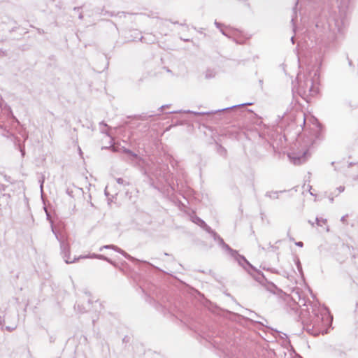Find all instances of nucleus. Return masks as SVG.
I'll list each match as a JSON object with an SVG mask.
<instances>
[{
    "mask_svg": "<svg viewBox=\"0 0 358 358\" xmlns=\"http://www.w3.org/2000/svg\"><path fill=\"white\" fill-rule=\"evenodd\" d=\"M311 314L309 309L301 310V319L303 329L310 334L318 336L328 332V328L331 325L333 317L329 310L325 306L311 305Z\"/></svg>",
    "mask_w": 358,
    "mask_h": 358,
    "instance_id": "nucleus-1",
    "label": "nucleus"
},
{
    "mask_svg": "<svg viewBox=\"0 0 358 358\" xmlns=\"http://www.w3.org/2000/svg\"><path fill=\"white\" fill-rule=\"evenodd\" d=\"M319 78L317 71H309L306 73L298 74L297 92L300 96L308 101V99L315 96L318 92L317 82Z\"/></svg>",
    "mask_w": 358,
    "mask_h": 358,
    "instance_id": "nucleus-2",
    "label": "nucleus"
},
{
    "mask_svg": "<svg viewBox=\"0 0 358 358\" xmlns=\"http://www.w3.org/2000/svg\"><path fill=\"white\" fill-rule=\"evenodd\" d=\"M231 257H232L238 264L242 266L250 275H251L254 279L259 282L260 284L264 285V282H267L264 275L255 267H254L246 258L240 255L237 250L231 249L228 252Z\"/></svg>",
    "mask_w": 358,
    "mask_h": 358,
    "instance_id": "nucleus-3",
    "label": "nucleus"
},
{
    "mask_svg": "<svg viewBox=\"0 0 358 358\" xmlns=\"http://www.w3.org/2000/svg\"><path fill=\"white\" fill-rule=\"evenodd\" d=\"M50 223L52 231L55 234V238L59 243L61 254L66 264H71L80 259H85L87 257L85 256L80 255L77 258L75 257L73 258V259H71L70 257V245L68 242V237L64 233H58L55 230L52 221H50Z\"/></svg>",
    "mask_w": 358,
    "mask_h": 358,
    "instance_id": "nucleus-4",
    "label": "nucleus"
},
{
    "mask_svg": "<svg viewBox=\"0 0 358 358\" xmlns=\"http://www.w3.org/2000/svg\"><path fill=\"white\" fill-rule=\"evenodd\" d=\"M252 104V103H242V104H238V105H235L233 106L227 107V108H222V109H219L217 110L212 111V112H195V111L187 110L172 111V112H170V113H178L183 112L185 113H193L195 115H208V114L215 113L217 112H222V111L231 110V109L241 107V106H250Z\"/></svg>",
    "mask_w": 358,
    "mask_h": 358,
    "instance_id": "nucleus-5",
    "label": "nucleus"
},
{
    "mask_svg": "<svg viewBox=\"0 0 358 358\" xmlns=\"http://www.w3.org/2000/svg\"><path fill=\"white\" fill-rule=\"evenodd\" d=\"M103 248H105V249L111 248V249L117 251V252L120 253L121 255H122L128 260H130V261H131L133 262H141L139 259H138L131 256L130 255H129L125 251H124L123 250H122L121 248H118L116 245H103V246L101 247L99 250L101 251Z\"/></svg>",
    "mask_w": 358,
    "mask_h": 358,
    "instance_id": "nucleus-6",
    "label": "nucleus"
},
{
    "mask_svg": "<svg viewBox=\"0 0 358 358\" xmlns=\"http://www.w3.org/2000/svg\"><path fill=\"white\" fill-rule=\"evenodd\" d=\"M288 156L295 165H300L306 162L308 157L310 156V153L309 151L307 150L304 151L302 155L293 154L292 157L290 155H289Z\"/></svg>",
    "mask_w": 358,
    "mask_h": 358,
    "instance_id": "nucleus-7",
    "label": "nucleus"
},
{
    "mask_svg": "<svg viewBox=\"0 0 358 358\" xmlns=\"http://www.w3.org/2000/svg\"><path fill=\"white\" fill-rule=\"evenodd\" d=\"M230 36V38H232L237 44H243L246 40L243 33L238 29L233 30Z\"/></svg>",
    "mask_w": 358,
    "mask_h": 358,
    "instance_id": "nucleus-8",
    "label": "nucleus"
},
{
    "mask_svg": "<svg viewBox=\"0 0 358 358\" xmlns=\"http://www.w3.org/2000/svg\"><path fill=\"white\" fill-rule=\"evenodd\" d=\"M212 237L213 238L214 241H217L220 247L224 250H226L227 252H229L231 248L227 244L224 240L216 233H213Z\"/></svg>",
    "mask_w": 358,
    "mask_h": 358,
    "instance_id": "nucleus-9",
    "label": "nucleus"
},
{
    "mask_svg": "<svg viewBox=\"0 0 358 358\" xmlns=\"http://www.w3.org/2000/svg\"><path fill=\"white\" fill-rule=\"evenodd\" d=\"M96 12L99 15H108V16H110V17L119 15L120 14L121 15H124V14L123 12L122 13H117V14H115L114 12L105 10L103 8H97L96 10Z\"/></svg>",
    "mask_w": 358,
    "mask_h": 358,
    "instance_id": "nucleus-10",
    "label": "nucleus"
},
{
    "mask_svg": "<svg viewBox=\"0 0 358 358\" xmlns=\"http://www.w3.org/2000/svg\"><path fill=\"white\" fill-rule=\"evenodd\" d=\"M124 152L126 153V154L129 155L130 156H131L132 157V159H136V160H138L139 162H144V160L143 159L140 158L136 153L133 152L129 149L124 148Z\"/></svg>",
    "mask_w": 358,
    "mask_h": 358,
    "instance_id": "nucleus-11",
    "label": "nucleus"
},
{
    "mask_svg": "<svg viewBox=\"0 0 358 358\" xmlns=\"http://www.w3.org/2000/svg\"><path fill=\"white\" fill-rule=\"evenodd\" d=\"M87 257L86 258H88V257H90V258H96V259H101V260H105L109 263H111V260L110 259H108L107 257L103 255H97V254H92V255H90V256H86Z\"/></svg>",
    "mask_w": 358,
    "mask_h": 358,
    "instance_id": "nucleus-12",
    "label": "nucleus"
},
{
    "mask_svg": "<svg viewBox=\"0 0 358 358\" xmlns=\"http://www.w3.org/2000/svg\"><path fill=\"white\" fill-rule=\"evenodd\" d=\"M192 220L194 223L196 224L197 225H199L200 227H203L206 222L202 220L201 219L200 217H197V216H194L192 217Z\"/></svg>",
    "mask_w": 358,
    "mask_h": 358,
    "instance_id": "nucleus-13",
    "label": "nucleus"
},
{
    "mask_svg": "<svg viewBox=\"0 0 358 358\" xmlns=\"http://www.w3.org/2000/svg\"><path fill=\"white\" fill-rule=\"evenodd\" d=\"M284 191H272V192H267L265 194L266 196L269 197L271 199H278V194L282 193Z\"/></svg>",
    "mask_w": 358,
    "mask_h": 358,
    "instance_id": "nucleus-14",
    "label": "nucleus"
},
{
    "mask_svg": "<svg viewBox=\"0 0 358 358\" xmlns=\"http://www.w3.org/2000/svg\"><path fill=\"white\" fill-rule=\"evenodd\" d=\"M11 137H12V140L13 141L14 145H15L16 149L19 148L20 146H22L23 145V143L22 144L20 143V139L19 137L15 136L13 134L11 135Z\"/></svg>",
    "mask_w": 358,
    "mask_h": 358,
    "instance_id": "nucleus-15",
    "label": "nucleus"
},
{
    "mask_svg": "<svg viewBox=\"0 0 358 358\" xmlns=\"http://www.w3.org/2000/svg\"><path fill=\"white\" fill-rule=\"evenodd\" d=\"M99 126H100V130H101V132L103 133V134H106L107 136H110L108 131L106 129H102L101 127H103L105 128H108L110 129V127H109L108 126V124L104 122V121H102L99 123Z\"/></svg>",
    "mask_w": 358,
    "mask_h": 358,
    "instance_id": "nucleus-16",
    "label": "nucleus"
},
{
    "mask_svg": "<svg viewBox=\"0 0 358 358\" xmlns=\"http://www.w3.org/2000/svg\"><path fill=\"white\" fill-rule=\"evenodd\" d=\"M74 308L79 313H84L86 312L85 308L78 303H76L75 304Z\"/></svg>",
    "mask_w": 358,
    "mask_h": 358,
    "instance_id": "nucleus-17",
    "label": "nucleus"
},
{
    "mask_svg": "<svg viewBox=\"0 0 358 358\" xmlns=\"http://www.w3.org/2000/svg\"><path fill=\"white\" fill-rule=\"evenodd\" d=\"M217 152L224 157L227 156V150L220 145H218Z\"/></svg>",
    "mask_w": 358,
    "mask_h": 358,
    "instance_id": "nucleus-18",
    "label": "nucleus"
},
{
    "mask_svg": "<svg viewBox=\"0 0 358 358\" xmlns=\"http://www.w3.org/2000/svg\"><path fill=\"white\" fill-rule=\"evenodd\" d=\"M215 76V73L210 69H208L206 72L205 77L206 79H210L214 78Z\"/></svg>",
    "mask_w": 358,
    "mask_h": 358,
    "instance_id": "nucleus-19",
    "label": "nucleus"
},
{
    "mask_svg": "<svg viewBox=\"0 0 358 358\" xmlns=\"http://www.w3.org/2000/svg\"><path fill=\"white\" fill-rule=\"evenodd\" d=\"M315 221L317 224L320 227H322V224H327V220L322 217H316Z\"/></svg>",
    "mask_w": 358,
    "mask_h": 358,
    "instance_id": "nucleus-20",
    "label": "nucleus"
},
{
    "mask_svg": "<svg viewBox=\"0 0 358 358\" xmlns=\"http://www.w3.org/2000/svg\"><path fill=\"white\" fill-rule=\"evenodd\" d=\"M155 115V114H145V115H141L138 117V120H147L148 118L153 117Z\"/></svg>",
    "mask_w": 358,
    "mask_h": 358,
    "instance_id": "nucleus-21",
    "label": "nucleus"
},
{
    "mask_svg": "<svg viewBox=\"0 0 358 358\" xmlns=\"http://www.w3.org/2000/svg\"><path fill=\"white\" fill-rule=\"evenodd\" d=\"M203 230H205L207 233L210 234L211 236H213V233H215V231H213L206 223L205 225L202 227Z\"/></svg>",
    "mask_w": 358,
    "mask_h": 358,
    "instance_id": "nucleus-22",
    "label": "nucleus"
},
{
    "mask_svg": "<svg viewBox=\"0 0 358 358\" xmlns=\"http://www.w3.org/2000/svg\"><path fill=\"white\" fill-rule=\"evenodd\" d=\"M295 263H296L297 269L299 270V273L301 274H303L302 266H301V262L299 258H296V259L295 260Z\"/></svg>",
    "mask_w": 358,
    "mask_h": 358,
    "instance_id": "nucleus-23",
    "label": "nucleus"
},
{
    "mask_svg": "<svg viewBox=\"0 0 358 358\" xmlns=\"http://www.w3.org/2000/svg\"><path fill=\"white\" fill-rule=\"evenodd\" d=\"M49 337V342L50 343H53L56 341V335L55 334H50L49 331H47Z\"/></svg>",
    "mask_w": 358,
    "mask_h": 358,
    "instance_id": "nucleus-24",
    "label": "nucleus"
},
{
    "mask_svg": "<svg viewBox=\"0 0 358 358\" xmlns=\"http://www.w3.org/2000/svg\"><path fill=\"white\" fill-rule=\"evenodd\" d=\"M116 181L120 185H129V182L126 181L125 180H124L122 178H116Z\"/></svg>",
    "mask_w": 358,
    "mask_h": 358,
    "instance_id": "nucleus-25",
    "label": "nucleus"
},
{
    "mask_svg": "<svg viewBox=\"0 0 358 358\" xmlns=\"http://www.w3.org/2000/svg\"><path fill=\"white\" fill-rule=\"evenodd\" d=\"M275 288H276V286L273 283L268 282V285H267V287H266L267 289H268L271 292H273V289H274Z\"/></svg>",
    "mask_w": 358,
    "mask_h": 358,
    "instance_id": "nucleus-26",
    "label": "nucleus"
},
{
    "mask_svg": "<svg viewBox=\"0 0 358 358\" xmlns=\"http://www.w3.org/2000/svg\"><path fill=\"white\" fill-rule=\"evenodd\" d=\"M20 152H21V155L22 157H24L25 155V147H24V144L23 143V145L22 146H20L19 148H17Z\"/></svg>",
    "mask_w": 358,
    "mask_h": 358,
    "instance_id": "nucleus-27",
    "label": "nucleus"
},
{
    "mask_svg": "<svg viewBox=\"0 0 358 358\" xmlns=\"http://www.w3.org/2000/svg\"><path fill=\"white\" fill-rule=\"evenodd\" d=\"M17 328V326L16 325H13V326H6L5 327V329L9 331V332H11L13 331V330H15V329Z\"/></svg>",
    "mask_w": 358,
    "mask_h": 358,
    "instance_id": "nucleus-28",
    "label": "nucleus"
},
{
    "mask_svg": "<svg viewBox=\"0 0 358 358\" xmlns=\"http://www.w3.org/2000/svg\"><path fill=\"white\" fill-rule=\"evenodd\" d=\"M214 24L215 27L219 29H222L223 27V24L220 22H218L217 20L215 21Z\"/></svg>",
    "mask_w": 358,
    "mask_h": 358,
    "instance_id": "nucleus-29",
    "label": "nucleus"
},
{
    "mask_svg": "<svg viewBox=\"0 0 358 358\" xmlns=\"http://www.w3.org/2000/svg\"><path fill=\"white\" fill-rule=\"evenodd\" d=\"M348 217V215L346 214L345 215H343L341 218V221L343 223V224H346L347 223V221H346V218Z\"/></svg>",
    "mask_w": 358,
    "mask_h": 358,
    "instance_id": "nucleus-30",
    "label": "nucleus"
},
{
    "mask_svg": "<svg viewBox=\"0 0 358 358\" xmlns=\"http://www.w3.org/2000/svg\"><path fill=\"white\" fill-rule=\"evenodd\" d=\"M220 32L224 35L227 36L228 38H231L230 34H227L222 28L220 29Z\"/></svg>",
    "mask_w": 358,
    "mask_h": 358,
    "instance_id": "nucleus-31",
    "label": "nucleus"
},
{
    "mask_svg": "<svg viewBox=\"0 0 358 358\" xmlns=\"http://www.w3.org/2000/svg\"><path fill=\"white\" fill-rule=\"evenodd\" d=\"M130 341V337L128 336H125L123 339H122V342L123 343H129Z\"/></svg>",
    "mask_w": 358,
    "mask_h": 358,
    "instance_id": "nucleus-32",
    "label": "nucleus"
},
{
    "mask_svg": "<svg viewBox=\"0 0 358 358\" xmlns=\"http://www.w3.org/2000/svg\"><path fill=\"white\" fill-rule=\"evenodd\" d=\"M22 136L24 138V142L29 137V135L26 132H24L22 134H21Z\"/></svg>",
    "mask_w": 358,
    "mask_h": 358,
    "instance_id": "nucleus-33",
    "label": "nucleus"
},
{
    "mask_svg": "<svg viewBox=\"0 0 358 358\" xmlns=\"http://www.w3.org/2000/svg\"><path fill=\"white\" fill-rule=\"evenodd\" d=\"M337 190L338 191V194L343 192L345 190L344 186H340L337 188Z\"/></svg>",
    "mask_w": 358,
    "mask_h": 358,
    "instance_id": "nucleus-34",
    "label": "nucleus"
},
{
    "mask_svg": "<svg viewBox=\"0 0 358 358\" xmlns=\"http://www.w3.org/2000/svg\"><path fill=\"white\" fill-rule=\"evenodd\" d=\"M295 245L298 247L302 248L303 246V243L301 241H298L295 243Z\"/></svg>",
    "mask_w": 358,
    "mask_h": 358,
    "instance_id": "nucleus-35",
    "label": "nucleus"
},
{
    "mask_svg": "<svg viewBox=\"0 0 358 358\" xmlns=\"http://www.w3.org/2000/svg\"><path fill=\"white\" fill-rule=\"evenodd\" d=\"M39 182H40V187H41V189L42 191L43 190V187L44 178H42V179L39 180Z\"/></svg>",
    "mask_w": 358,
    "mask_h": 358,
    "instance_id": "nucleus-36",
    "label": "nucleus"
},
{
    "mask_svg": "<svg viewBox=\"0 0 358 358\" xmlns=\"http://www.w3.org/2000/svg\"><path fill=\"white\" fill-rule=\"evenodd\" d=\"M169 107V105H164V106H162L161 107H159L158 108V110L162 112L165 108H168Z\"/></svg>",
    "mask_w": 358,
    "mask_h": 358,
    "instance_id": "nucleus-37",
    "label": "nucleus"
},
{
    "mask_svg": "<svg viewBox=\"0 0 358 358\" xmlns=\"http://www.w3.org/2000/svg\"><path fill=\"white\" fill-rule=\"evenodd\" d=\"M5 320H4V318L3 317H1L0 316V326L2 327L3 323H4Z\"/></svg>",
    "mask_w": 358,
    "mask_h": 358,
    "instance_id": "nucleus-38",
    "label": "nucleus"
},
{
    "mask_svg": "<svg viewBox=\"0 0 358 358\" xmlns=\"http://www.w3.org/2000/svg\"><path fill=\"white\" fill-rule=\"evenodd\" d=\"M82 8H83V6L74 7V8H73V10L78 11V10H80Z\"/></svg>",
    "mask_w": 358,
    "mask_h": 358,
    "instance_id": "nucleus-39",
    "label": "nucleus"
},
{
    "mask_svg": "<svg viewBox=\"0 0 358 358\" xmlns=\"http://www.w3.org/2000/svg\"><path fill=\"white\" fill-rule=\"evenodd\" d=\"M4 178H5V180H6V181H8V182H9V181H10V176H6V175H5V176H4Z\"/></svg>",
    "mask_w": 358,
    "mask_h": 358,
    "instance_id": "nucleus-40",
    "label": "nucleus"
},
{
    "mask_svg": "<svg viewBox=\"0 0 358 358\" xmlns=\"http://www.w3.org/2000/svg\"><path fill=\"white\" fill-rule=\"evenodd\" d=\"M78 18H79L80 20H83V13H79Z\"/></svg>",
    "mask_w": 358,
    "mask_h": 358,
    "instance_id": "nucleus-41",
    "label": "nucleus"
},
{
    "mask_svg": "<svg viewBox=\"0 0 358 358\" xmlns=\"http://www.w3.org/2000/svg\"><path fill=\"white\" fill-rule=\"evenodd\" d=\"M351 226H352V227H355V226L358 227V220L356 221V222H355V223H352V224H351Z\"/></svg>",
    "mask_w": 358,
    "mask_h": 358,
    "instance_id": "nucleus-42",
    "label": "nucleus"
},
{
    "mask_svg": "<svg viewBox=\"0 0 358 358\" xmlns=\"http://www.w3.org/2000/svg\"><path fill=\"white\" fill-rule=\"evenodd\" d=\"M357 310H358V299H357V301L355 303V312H356Z\"/></svg>",
    "mask_w": 358,
    "mask_h": 358,
    "instance_id": "nucleus-43",
    "label": "nucleus"
},
{
    "mask_svg": "<svg viewBox=\"0 0 358 358\" xmlns=\"http://www.w3.org/2000/svg\"><path fill=\"white\" fill-rule=\"evenodd\" d=\"M268 247H269V248H271V249L275 248V247L273 246L271 243L268 244Z\"/></svg>",
    "mask_w": 358,
    "mask_h": 358,
    "instance_id": "nucleus-44",
    "label": "nucleus"
},
{
    "mask_svg": "<svg viewBox=\"0 0 358 358\" xmlns=\"http://www.w3.org/2000/svg\"><path fill=\"white\" fill-rule=\"evenodd\" d=\"M291 41H292V44H294V36L291 37Z\"/></svg>",
    "mask_w": 358,
    "mask_h": 358,
    "instance_id": "nucleus-45",
    "label": "nucleus"
},
{
    "mask_svg": "<svg viewBox=\"0 0 358 358\" xmlns=\"http://www.w3.org/2000/svg\"><path fill=\"white\" fill-rule=\"evenodd\" d=\"M250 315H255L256 316H258L256 313L252 311H249Z\"/></svg>",
    "mask_w": 358,
    "mask_h": 358,
    "instance_id": "nucleus-46",
    "label": "nucleus"
},
{
    "mask_svg": "<svg viewBox=\"0 0 358 358\" xmlns=\"http://www.w3.org/2000/svg\"><path fill=\"white\" fill-rule=\"evenodd\" d=\"M329 200H330V202H331V203H333V201H334V198H333V197H329Z\"/></svg>",
    "mask_w": 358,
    "mask_h": 358,
    "instance_id": "nucleus-47",
    "label": "nucleus"
},
{
    "mask_svg": "<svg viewBox=\"0 0 358 358\" xmlns=\"http://www.w3.org/2000/svg\"><path fill=\"white\" fill-rule=\"evenodd\" d=\"M170 22H171V23H173V24H179V23H178V22H173V21H172V20H170Z\"/></svg>",
    "mask_w": 358,
    "mask_h": 358,
    "instance_id": "nucleus-48",
    "label": "nucleus"
},
{
    "mask_svg": "<svg viewBox=\"0 0 358 358\" xmlns=\"http://www.w3.org/2000/svg\"><path fill=\"white\" fill-rule=\"evenodd\" d=\"M308 223L310 224L312 226L314 225V223L313 222H311L310 220H308Z\"/></svg>",
    "mask_w": 358,
    "mask_h": 358,
    "instance_id": "nucleus-49",
    "label": "nucleus"
},
{
    "mask_svg": "<svg viewBox=\"0 0 358 358\" xmlns=\"http://www.w3.org/2000/svg\"><path fill=\"white\" fill-rule=\"evenodd\" d=\"M143 262H144V263H145V264H149V265H150V266H152L150 263H149V262H146V261H143Z\"/></svg>",
    "mask_w": 358,
    "mask_h": 358,
    "instance_id": "nucleus-50",
    "label": "nucleus"
},
{
    "mask_svg": "<svg viewBox=\"0 0 358 358\" xmlns=\"http://www.w3.org/2000/svg\"><path fill=\"white\" fill-rule=\"evenodd\" d=\"M47 219L50 220V215L47 213Z\"/></svg>",
    "mask_w": 358,
    "mask_h": 358,
    "instance_id": "nucleus-51",
    "label": "nucleus"
},
{
    "mask_svg": "<svg viewBox=\"0 0 358 358\" xmlns=\"http://www.w3.org/2000/svg\"><path fill=\"white\" fill-rule=\"evenodd\" d=\"M259 83H260V85H262V84H263V81H262V80H259Z\"/></svg>",
    "mask_w": 358,
    "mask_h": 358,
    "instance_id": "nucleus-52",
    "label": "nucleus"
},
{
    "mask_svg": "<svg viewBox=\"0 0 358 358\" xmlns=\"http://www.w3.org/2000/svg\"><path fill=\"white\" fill-rule=\"evenodd\" d=\"M185 24H186L185 23H180V25H181V26H184V25H185Z\"/></svg>",
    "mask_w": 358,
    "mask_h": 358,
    "instance_id": "nucleus-53",
    "label": "nucleus"
},
{
    "mask_svg": "<svg viewBox=\"0 0 358 358\" xmlns=\"http://www.w3.org/2000/svg\"><path fill=\"white\" fill-rule=\"evenodd\" d=\"M259 247L262 248V250H265V248L264 247H261V246H259Z\"/></svg>",
    "mask_w": 358,
    "mask_h": 358,
    "instance_id": "nucleus-54",
    "label": "nucleus"
},
{
    "mask_svg": "<svg viewBox=\"0 0 358 358\" xmlns=\"http://www.w3.org/2000/svg\"><path fill=\"white\" fill-rule=\"evenodd\" d=\"M345 355V352H341V355Z\"/></svg>",
    "mask_w": 358,
    "mask_h": 358,
    "instance_id": "nucleus-55",
    "label": "nucleus"
},
{
    "mask_svg": "<svg viewBox=\"0 0 358 358\" xmlns=\"http://www.w3.org/2000/svg\"><path fill=\"white\" fill-rule=\"evenodd\" d=\"M143 36H141V38H140V40L142 41H143Z\"/></svg>",
    "mask_w": 358,
    "mask_h": 358,
    "instance_id": "nucleus-56",
    "label": "nucleus"
},
{
    "mask_svg": "<svg viewBox=\"0 0 358 358\" xmlns=\"http://www.w3.org/2000/svg\"><path fill=\"white\" fill-rule=\"evenodd\" d=\"M184 41H189V39H185Z\"/></svg>",
    "mask_w": 358,
    "mask_h": 358,
    "instance_id": "nucleus-57",
    "label": "nucleus"
}]
</instances>
